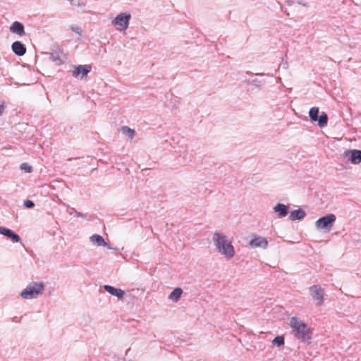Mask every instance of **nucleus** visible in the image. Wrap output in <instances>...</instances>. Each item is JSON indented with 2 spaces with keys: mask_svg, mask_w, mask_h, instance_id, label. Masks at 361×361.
<instances>
[{
  "mask_svg": "<svg viewBox=\"0 0 361 361\" xmlns=\"http://www.w3.org/2000/svg\"><path fill=\"white\" fill-rule=\"evenodd\" d=\"M290 326L294 337L301 342L310 344L312 339V331L304 322L296 317L290 319Z\"/></svg>",
  "mask_w": 361,
  "mask_h": 361,
  "instance_id": "obj_1",
  "label": "nucleus"
},
{
  "mask_svg": "<svg viewBox=\"0 0 361 361\" xmlns=\"http://www.w3.org/2000/svg\"><path fill=\"white\" fill-rule=\"evenodd\" d=\"M213 241L219 253L226 258H232L235 255V250L231 241L227 237L220 233L215 232L213 236Z\"/></svg>",
  "mask_w": 361,
  "mask_h": 361,
  "instance_id": "obj_2",
  "label": "nucleus"
},
{
  "mask_svg": "<svg viewBox=\"0 0 361 361\" xmlns=\"http://www.w3.org/2000/svg\"><path fill=\"white\" fill-rule=\"evenodd\" d=\"M44 291V284L43 282L32 281L21 291L20 295L25 300L35 299L42 295Z\"/></svg>",
  "mask_w": 361,
  "mask_h": 361,
  "instance_id": "obj_3",
  "label": "nucleus"
},
{
  "mask_svg": "<svg viewBox=\"0 0 361 361\" xmlns=\"http://www.w3.org/2000/svg\"><path fill=\"white\" fill-rule=\"evenodd\" d=\"M336 217L334 214H328L319 218L315 221V227L317 230L322 231L324 233L331 231L335 224Z\"/></svg>",
  "mask_w": 361,
  "mask_h": 361,
  "instance_id": "obj_4",
  "label": "nucleus"
},
{
  "mask_svg": "<svg viewBox=\"0 0 361 361\" xmlns=\"http://www.w3.org/2000/svg\"><path fill=\"white\" fill-rule=\"evenodd\" d=\"M309 117L312 122H317V126L324 128L328 123V115L325 112L319 114V109L318 107H312L309 111Z\"/></svg>",
  "mask_w": 361,
  "mask_h": 361,
  "instance_id": "obj_5",
  "label": "nucleus"
},
{
  "mask_svg": "<svg viewBox=\"0 0 361 361\" xmlns=\"http://www.w3.org/2000/svg\"><path fill=\"white\" fill-rule=\"evenodd\" d=\"M130 18V13H120L116 16V17L112 20L111 23L114 25L117 26V30L120 31H124L128 27Z\"/></svg>",
  "mask_w": 361,
  "mask_h": 361,
  "instance_id": "obj_6",
  "label": "nucleus"
},
{
  "mask_svg": "<svg viewBox=\"0 0 361 361\" xmlns=\"http://www.w3.org/2000/svg\"><path fill=\"white\" fill-rule=\"evenodd\" d=\"M309 291L312 299L317 301V305H322L324 295V288L320 285H313L309 288Z\"/></svg>",
  "mask_w": 361,
  "mask_h": 361,
  "instance_id": "obj_7",
  "label": "nucleus"
},
{
  "mask_svg": "<svg viewBox=\"0 0 361 361\" xmlns=\"http://www.w3.org/2000/svg\"><path fill=\"white\" fill-rule=\"evenodd\" d=\"M91 69L90 66L78 65V66H75L74 70L72 71V75L75 78L83 79L91 71Z\"/></svg>",
  "mask_w": 361,
  "mask_h": 361,
  "instance_id": "obj_8",
  "label": "nucleus"
},
{
  "mask_svg": "<svg viewBox=\"0 0 361 361\" xmlns=\"http://www.w3.org/2000/svg\"><path fill=\"white\" fill-rule=\"evenodd\" d=\"M345 157H349V160L353 164H358L361 162V150L349 149L344 153Z\"/></svg>",
  "mask_w": 361,
  "mask_h": 361,
  "instance_id": "obj_9",
  "label": "nucleus"
},
{
  "mask_svg": "<svg viewBox=\"0 0 361 361\" xmlns=\"http://www.w3.org/2000/svg\"><path fill=\"white\" fill-rule=\"evenodd\" d=\"M250 246L253 248L262 247L266 249L268 246L267 240L262 236L255 235L250 242Z\"/></svg>",
  "mask_w": 361,
  "mask_h": 361,
  "instance_id": "obj_10",
  "label": "nucleus"
},
{
  "mask_svg": "<svg viewBox=\"0 0 361 361\" xmlns=\"http://www.w3.org/2000/svg\"><path fill=\"white\" fill-rule=\"evenodd\" d=\"M0 234L6 236L14 243H18L20 241V237L9 228L0 226Z\"/></svg>",
  "mask_w": 361,
  "mask_h": 361,
  "instance_id": "obj_11",
  "label": "nucleus"
},
{
  "mask_svg": "<svg viewBox=\"0 0 361 361\" xmlns=\"http://www.w3.org/2000/svg\"><path fill=\"white\" fill-rule=\"evenodd\" d=\"M10 32L19 35L20 37L25 35V27L23 24L19 21H14L10 26Z\"/></svg>",
  "mask_w": 361,
  "mask_h": 361,
  "instance_id": "obj_12",
  "label": "nucleus"
},
{
  "mask_svg": "<svg viewBox=\"0 0 361 361\" xmlns=\"http://www.w3.org/2000/svg\"><path fill=\"white\" fill-rule=\"evenodd\" d=\"M11 49L13 52L18 56H23L26 52L25 45L20 41L13 42L11 45Z\"/></svg>",
  "mask_w": 361,
  "mask_h": 361,
  "instance_id": "obj_13",
  "label": "nucleus"
},
{
  "mask_svg": "<svg viewBox=\"0 0 361 361\" xmlns=\"http://www.w3.org/2000/svg\"><path fill=\"white\" fill-rule=\"evenodd\" d=\"M274 212L277 214L279 218H283L289 212V207L282 203H277L274 207Z\"/></svg>",
  "mask_w": 361,
  "mask_h": 361,
  "instance_id": "obj_14",
  "label": "nucleus"
},
{
  "mask_svg": "<svg viewBox=\"0 0 361 361\" xmlns=\"http://www.w3.org/2000/svg\"><path fill=\"white\" fill-rule=\"evenodd\" d=\"M104 289L111 295L116 296L119 299L123 298L125 294V292L123 290L116 288L110 285H104Z\"/></svg>",
  "mask_w": 361,
  "mask_h": 361,
  "instance_id": "obj_15",
  "label": "nucleus"
},
{
  "mask_svg": "<svg viewBox=\"0 0 361 361\" xmlns=\"http://www.w3.org/2000/svg\"><path fill=\"white\" fill-rule=\"evenodd\" d=\"M47 54L49 55V59L56 65L59 66L63 63V59H62V52L55 51L51 53H47Z\"/></svg>",
  "mask_w": 361,
  "mask_h": 361,
  "instance_id": "obj_16",
  "label": "nucleus"
},
{
  "mask_svg": "<svg viewBox=\"0 0 361 361\" xmlns=\"http://www.w3.org/2000/svg\"><path fill=\"white\" fill-rule=\"evenodd\" d=\"M306 216L305 212L299 208L292 211L290 214L289 218L291 221L301 220Z\"/></svg>",
  "mask_w": 361,
  "mask_h": 361,
  "instance_id": "obj_17",
  "label": "nucleus"
},
{
  "mask_svg": "<svg viewBox=\"0 0 361 361\" xmlns=\"http://www.w3.org/2000/svg\"><path fill=\"white\" fill-rule=\"evenodd\" d=\"M90 240L97 246H107L104 238L99 234H94L90 237Z\"/></svg>",
  "mask_w": 361,
  "mask_h": 361,
  "instance_id": "obj_18",
  "label": "nucleus"
},
{
  "mask_svg": "<svg viewBox=\"0 0 361 361\" xmlns=\"http://www.w3.org/2000/svg\"><path fill=\"white\" fill-rule=\"evenodd\" d=\"M183 293V290L180 288H174L169 294V298L173 302H178Z\"/></svg>",
  "mask_w": 361,
  "mask_h": 361,
  "instance_id": "obj_19",
  "label": "nucleus"
},
{
  "mask_svg": "<svg viewBox=\"0 0 361 361\" xmlns=\"http://www.w3.org/2000/svg\"><path fill=\"white\" fill-rule=\"evenodd\" d=\"M120 131L130 140L134 137L135 134V131L133 129H131L126 126H122L120 129Z\"/></svg>",
  "mask_w": 361,
  "mask_h": 361,
  "instance_id": "obj_20",
  "label": "nucleus"
},
{
  "mask_svg": "<svg viewBox=\"0 0 361 361\" xmlns=\"http://www.w3.org/2000/svg\"><path fill=\"white\" fill-rule=\"evenodd\" d=\"M247 84H250L257 88L258 90H261L264 83V80H259L257 78L254 79H248L245 80Z\"/></svg>",
  "mask_w": 361,
  "mask_h": 361,
  "instance_id": "obj_21",
  "label": "nucleus"
},
{
  "mask_svg": "<svg viewBox=\"0 0 361 361\" xmlns=\"http://www.w3.org/2000/svg\"><path fill=\"white\" fill-rule=\"evenodd\" d=\"M272 343L277 347H281L284 345V336H277L272 341Z\"/></svg>",
  "mask_w": 361,
  "mask_h": 361,
  "instance_id": "obj_22",
  "label": "nucleus"
},
{
  "mask_svg": "<svg viewBox=\"0 0 361 361\" xmlns=\"http://www.w3.org/2000/svg\"><path fill=\"white\" fill-rule=\"evenodd\" d=\"M180 157L183 159V164H186L191 161L192 160V154L185 151L183 152L182 155H180Z\"/></svg>",
  "mask_w": 361,
  "mask_h": 361,
  "instance_id": "obj_23",
  "label": "nucleus"
},
{
  "mask_svg": "<svg viewBox=\"0 0 361 361\" xmlns=\"http://www.w3.org/2000/svg\"><path fill=\"white\" fill-rule=\"evenodd\" d=\"M20 169L21 170H24L27 173H30L32 171V167L30 165H28L27 163H23L20 166Z\"/></svg>",
  "mask_w": 361,
  "mask_h": 361,
  "instance_id": "obj_24",
  "label": "nucleus"
},
{
  "mask_svg": "<svg viewBox=\"0 0 361 361\" xmlns=\"http://www.w3.org/2000/svg\"><path fill=\"white\" fill-rule=\"evenodd\" d=\"M23 205L28 209H32L35 207V203L30 200H26L24 201Z\"/></svg>",
  "mask_w": 361,
  "mask_h": 361,
  "instance_id": "obj_25",
  "label": "nucleus"
},
{
  "mask_svg": "<svg viewBox=\"0 0 361 361\" xmlns=\"http://www.w3.org/2000/svg\"><path fill=\"white\" fill-rule=\"evenodd\" d=\"M71 30L79 35H81L82 33V30L78 26H72Z\"/></svg>",
  "mask_w": 361,
  "mask_h": 361,
  "instance_id": "obj_26",
  "label": "nucleus"
},
{
  "mask_svg": "<svg viewBox=\"0 0 361 361\" xmlns=\"http://www.w3.org/2000/svg\"><path fill=\"white\" fill-rule=\"evenodd\" d=\"M73 210H74V213L75 214V215H76L78 217H82V218H85V217H86V215H85V214H82V213H81V212H78V211L75 210L74 209H73Z\"/></svg>",
  "mask_w": 361,
  "mask_h": 361,
  "instance_id": "obj_27",
  "label": "nucleus"
},
{
  "mask_svg": "<svg viewBox=\"0 0 361 361\" xmlns=\"http://www.w3.org/2000/svg\"><path fill=\"white\" fill-rule=\"evenodd\" d=\"M5 109V106L4 104H0V116H1Z\"/></svg>",
  "mask_w": 361,
  "mask_h": 361,
  "instance_id": "obj_28",
  "label": "nucleus"
},
{
  "mask_svg": "<svg viewBox=\"0 0 361 361\" xmlns=\"http://www.w3.org/2000/svg\"><path fill=\"white\" fill-rule=\"evenodd\" d=\"M255 75H269V74H265L264 73H255Z\"/></svg>",
  "mask_w": 361,
  "mask_h": 361,
  "instance_id": "obj_29",
  "label": "nucleus"
},
{
  "mask_svg": "<svg viewBox=\"0 0 361 361\" xmlns=\"http://www.w3.org/2000/svg\"><path fill=\"white\" fill-rule=\"evenodd\" d=\"M246 74H248V75H253L252 73H251L250 71H246Z\"/></svg>",
  "mask_w": 361,
  "mask_h": 361,
  "instance_id": "obj_30",
  "label": "nucleus"
},
{
  "mask_svg": "<svg viewBox=\"0 0 361 361\" xmlns=\"http://www.w3.org/2000/svg\"><path fill=\"white\" fill-rule=\"evenodd\" d=\"M299 4H302V6H306V4H304V3H302V2H300V1H299Z\"/></svg>",
  "mask_w": 361,
  "mask_h": 361,
  "instance_id": "obj_31",
  "label": "nucleus"
}]
</instances>
